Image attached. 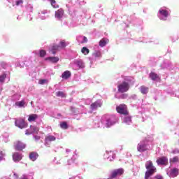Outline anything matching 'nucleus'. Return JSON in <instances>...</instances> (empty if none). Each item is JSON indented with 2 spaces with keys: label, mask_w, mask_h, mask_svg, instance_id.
I'll use <instances>...</instances> for the list:
<instances>
[{
  "label": "nucleus",
  "mask_w": 179,
  "mask_h": 179,
  "mask_svg": "<svg viewBox=\"0 0 179 179\" xmlns=\"http://www.w3.org/2000/svg\"><path fill=\"white\" fill-rule=\"evenodd\" d=\"M145 169L147 171L145 173V179H149V178L152 177L157 171L156 167L153 166V162L150 160L145 162Z\"/></svg>",
  "instance_id": "1"
},
{
  "label": "nucleus",
  "mask_w": 179,
  "mask_h": 179,
  "mask_svg": "<svg viewBox=\"0 0 179 179\" xmlns=\"http://www.w3.org/2000/svg\"><path fill=\"white\" fill-rule=\"evenodd\" d=\"M129 83L125 81L117 85V91L119 92V93H126V92H128V90H129Z\"/></svg>",
  "instance_id": "2"
},
{
  "label": "nucleus",
  "mask_w": 179,
  "mask_h": 179,
  "mask_svg": "<svg viewBox=\"0 0 179 179\" xmlns=\"http://www.w3.org/2000/svg\"><path fill=\"white\" fill-rule=\"evenodd\" d=\"M116 111L119 114H122L123 115H128V114H129V112H128V107L124 103L117 106Z\"/></svg>",
  "instance_id": "3"
},
{
  "label": "nucleus",
  "mask_w": 179,
  "mask_h": 179,
  "mask_svg": "<svg viewBox=\"0 0 179 179\" xmlns=\"http://www.w3.org/2000/svg\"><path fill=\"white\" fill-rule=\"evenodd\" d=\"M15 127H17V128H20V129L27 128L28 126L27 123H26L24 119L23 118L15 119Z\"/></svg>",
  "instance_id": "4"
},
{
  "label": "nucleus",
  "mask_w": 179,
  "mask_h": 179,
  "mask_svg": "<svg viewBox=\"0 0 179 179\" xmlns=\"http://www.w3.org/2000/svg\"><path fill=\"white\" fill-rule=\"evenodd\" d=\"M14 148L15 150L22 151L23 149H26V145L22 141H17L14 143Z\"/></svg>",
  "instance_id": "5"
},
{
  "label": "nucleus",
  "mask_w": 179,
  "mask_h": 179,
  "mask_svg": "<svg viewBox=\"0 0 179 179\" xmlns=\"http://www.w3.org/2000/svg\"><path fill=\"white\" fill-rule=\"evenodd\" d=\"M157 164L158 166H166V164H169V159H167V157L158 158L157 159Z\"/></svg>",
  "instance_id": "6"
},
{
  "label": "nucleus",
  "mask_w": 179,
  "mask_h": 179,
  "mask_svg": "<svg viewBox=\"0 0 179 179\" xmlns=\"http://www.w3.org/2000/svg\"><path fill=\"white\" fill-rule=\"evenodd\" d=\"M122 174H124V169H115L112 171L110 175V178H115L117 176H122Z\"/></svg>",
  "instance_id": "7"
},
{
  "label": "nucleus",
  "mask_w": 179,
  "mask_h": 179,
  "mask_svg": "<svg viewBox=\"0 0 179 179\" xmlns=\"http://www.w3.org/2000/svg\"><path fill=\"white\" fill-rule=\"evenodd\" d=\"M137 150L141 153L143 152H146V150H149V148H148V144H145L142 143H138L137 146Z\"/></svg>",
  "instance_id": "8"
},
{
  "label": "nucleus",
  "mask_w": 179,
  "mask_h": 179,
  "mask_svg": "<svg viewBox=\"0 0 179 179\" xmlns=\"http://www.w3.org/2000/svg\"><path fill=\"white\" fill-rule=\"evenodd\" d=\"M64 15H65V11L62 8L58 9L55 13V17L56 19H58V20H61V18L64 17Z\"/></svg>",
  "instance_id": "9"
},
{
  "label": "nucleus",
  "mask_w": 179,
  "mask_h": 179,
  "mask_svg": "<svg viewBox=\"0 0 179 179\" xmlns=\"http://www.w3.org/2000/svg\"><path fill=\"white\" fill-rule=\"evenodd\" d=\"M29 159L31 162H36L38 159V153L36 152H31L29 153Z\"/></svg>",
  "instance_id": "10"
},
{
  "label": "nucleus",
  "mask_w": 179,
  "mask_h": 179,
  "mask_svg": "<svg viewBox=\"0 0 179 179\" xmlns=\"http://www.w3.org/2000/svg\"><path fill=\"white\" fill-rule=\"evenodd\" d=\"M22 154H20L19 152H15L13 155V162H20V160H22Z\"/></svg>",
  "instance_id": "11"
},
{
  "label": "nucleus",
  "mask_w": 179,
  "mask_h": 179,
  "mask_svg": "<svg viewBox=\"0 0 179 179\" xmlns=\"http://www.w3.org/2000/svg\"><path fill=\"white\" fill-rule=\"evenodd\" d=\"M59 48H61L59 45L54 43L52 46L51 50H50V52L52 53L53 55H55L57 54V51H58Z\"/></svg>",
  "instance_id": "12"
},
{
  "label": "nucleus",
  "mask_w": 179,
  "mask_h": 179,
  "mask_svg": "<svg viewBox=\"0 0 179 179\" xmlns=\"http://www.w3.org/2000/svg\"><path fill=\"white\" fill-rule=\"evenodd\" d=\"M140 92L142 94H148L149 93V87L142 85L140 87Z\"/></svg>",
  "instance_id": "13"
},
{
  "label": "nucleus",
  "mask_w": 179,
  "mask_h": 179,
  "mask_svg": "<svg viewBox=\"0 0 179 179\" xmlns=\"http://www.w3.org/2000/svg\"><path fill=\"white\" fill-rule=\"evenodd\" d=\"M72 76V73L69 71H66L62 74V79L68 80Z\"/></svg>",
  "instance_id": "14"
},
{
  "label": "nucleus",
  "mask_w": 179,
  "mask_h": 179,
  "mask_svg": "<svg viewBox=\"0 0 179 179\" xmlns=\"http://www.w3.org/2000/svg\"><path fill=\"white\" fill-rule=\"evenodd\" d=\"M38 118V115L37 114H31L29 115L28 121L29 122H33L36 121Z\"/></svg>",
  "instance_id": "15"
},
{
  "label": "nucleus",
  "mask_w": 179,
  "mask_h": 179,
  "mask_svg": "<svg viewBox=\"0 0 179 179\" xmlns=\"http://www.w3.org/2000/svg\"><path fill=\"white\" fill-rule=\"evenodd\" d=\"M48 61H50V62H52V64H57L58 61H59V57H48L46 58Z\"/></svg>",
  "instance_id": "16"
},
{
  "label": "nucleus",
  "mask_w": 179,
  "mask_h": 179,
  "mask_svg": "<svg viewBox=\"0 0 179 179\" xmlns=\"http://www.w3.org/2000/svg\"><path fill=\"white\" fill-rule=\"evenodd\" d=\"M179 174V170L177 168H173V169L171 170L170 176L172 177H177Z\"/></svg>",
  "instance_id": "17"
},
{
  "label": "nucleus",
  "mask_w": 179,
  "mask_h": 179,
  "mask_svg": "<svg viewBox=\"0 0 179 179\" xmlns=\"http://www.w3.org/2000/svg\"><path fill=\"white\" fill-rule=\"evenodd\" d=\"M56 138L54 136H47L45 138V141L48 143V142H54V141H56Z\"/></svg>",
  "instance_id": "18"
},
{
  "label": "nucleus",
  "mask_w": 179,
  "mask_h": 179,
  "mask_svg": "<svg viewBox=\"0 0 179 179\" xmlns=\"http://www.w3.org/2000/svg\"><path fill=\"white\" fill-rule=\"evenodd\" d=\"M150 78L152 80H157V79H159V75L155 72H151L150 73Z\"/></svg>",
  "instance_id": "19"
},
{
  "label": "nucleus",
  "mask_w": 179,
  "mask_h": 179,
  "mask_svg": "<svg viewBox=\"0 0 179 179\" xmlns=\"http://www.w3.org/2000/svg\"><path fill=\"white\" fill-rule=\"evenodd\" d=\"M108 41V39L103 38L99 41V46L100 47H106V45L107 44Z\"/></svg>",
  "instance_id": "20"
},
{
  "label": "nucleus",
  "mask_w": 179,
  "mask_h": 179,
  "mask_svg": "<svg viewBox=\"0 0 179 179\" xmlns=\"http://www.w3.org/2000/svg\"><path fill=\"white\" fill-rule=\"evenodd\" d=\"M159 12L161 16H164V17H169V11H167V10H159Z\"/></svg>",
  "instance_id": "21"
},
{
  "label": "nucleus",
  "mask_w": 179,
  "mask_h": 179,
  "mask_svg": "<svg viewBox=\"0 0 179 179\" xmlns=\"http://www.w3.org/2000/svg\"><path fill=\"white\" fill-rule=\"evenodd\" d=\"M99 107H101V105H100V103H99L97 102H94L91 104L92 110H97V108H99Z\"/></svg>",
  "instance_id": "22"
},
{
  "label": "nucleus",
  "mask_w": 179,
  "mask_h": 179,
  "mask_svg": "<svg viewBox=\"0 0 179 179\" xmlns=\"http://www.w3.org/2000/svg\"><path fill=\"white\" fill-rule=\"evenodd\" d=\"M56 96L57 97H62V98L66 97V94H65V93H64V92H62V91H59V92H56Z\"/></svg>",
  "instance_id": "23"
},
{
  "label": "nucleus",
  "mask_w": 179,
  "mask_h": 179,
  "mask_svg": "<svg viewBox=\"0 0 179 179\" xmlns=\"http://www.w3.org/2000/svg\"><path fill=\"white\" fill-rule=\"evenodd\" d=\"M59 45L60 48H65V47H66V45H68V43H66L65 40H62L59 42Z\"/></svg>",
  "instance_id": "24"
},
{
  "label": "nucleus",
  "mask_w": 179,
  "mask_h": 179,
  "mask_svg": "<svg viewBox=\"0 0 179 179\" xmlns=\"http://www.w3.org/2000/svg\"><path fill=\"white\" fill-rule=\"evenodd\" d=\"M81 52L83 54H84V55H87V54H89V52H90V50H89V49L86 47H83L81 50Z\"/></svg>",
  "instance_id": "25"
},
{
  "label": "nucleus",
  "mask_w": 179,
  "mask_h": 179,
  "mask_svg": "<svg viewBox=\"0 0 179 179\" xmlns=\"http://www.w3.org/2000/svg\"><path fill=\"white\" fill-rule=\"evenodd\" d=\"M124 122H125V124H131V122H132V120H131V116H127L124 117Z\"/></svg>",
  "instance_id": "26"
},
{
  "label": "nucleus",
  "mask_w": 179,
  "mask_h": 179,
  "mask_svg": "<svg viewBox=\"0 0 179 179\" xmlns=\"http://www.w3.org/2000/svg\"><path fill=\"white\" fill-rule=\"evenodd\" d=\"M179 157L178 156L173 157L172 159H170V163H178Z\"/></svg>",
  "instance_id": "27"
},
{
  "label": "nucleus",
  "mask_w": 179,
  "mask_h": 179,
  "mask_svg": "<svg viewBox=\"0 0 179 179\" xmlns=\"http://www.w3.org/2000/svg\"><path fill=\"white\" fill-rule=\"evenodd\" d=\"M60 127L62 129H68V124L66 123V122H62L60 123Z\"/></svg>",
  "instance_id": "28"
},
{
  "label": "nucleus",
  "mask_w": 179,
  "mask_h": 179,
  "mask_svg": "<svg viewBox=\"0 0 179 179\" xmlns=\"http://www.w3.org/2000/svg\"><path fill=\"white\" fill-rule=\"evenodd\" d=\"M45 55H47V52H45V50H41L39 51V57H41V58H44V57H45Z\"/></svg>",
  "instance_id": "29"
},
{
  "label": "nucleus",
  "mask_w": 179,
  "mask_h": 179,
  "mask_svg": "<svg viewBox=\"0 0 179 179\" xmlns=\"http://www.w3.org/2000/svg\"><path fill=\"white\" fill-rule=\"evenodd\" d=\"M26 103L24 101H17L15 103V106H17L18 107H24V105Z\"/></svg>",
  "instance_id": "30"
},
{
  "label": "nucleus",
  "mask_w": 179,
  "mask_h": 179,
  "mask_svg": "<svg viewBox=\"0 0 179 179\" xmlns=\"http://www.w3.org/2000/svg\"><path fill=\"white\" fill-rule=\"evenodd\" d=\"M50 1L53 8H57L59 7L58 5H57L55 0H50Z\"/></svg>",
  "instance_id": "31"
},
{
  "label": "nucleus",
  "mask_w": 179,
  "mask_h": 179,
  "mask_svg": "<svg viewBox=\"0 0 179 179\" xmlns=\"http://www.w3.org/2000/svg\"><path fill=\"white\" fill-rule=\"evenodd\" d=\"M5 79H6V74H3L0 76V83H3L5 82Z\"/></svg>",
  "instance_id": "32"
},
{
  "label": "nucleus",
  "mask_w": 179,
  "mask_h": 179,
  "mask_svg": "<svg viewBox=\"0 0 179 179\" xmlns=\"http://www.w3.org/2000/svg\"><path fill=\"white\" fill-rule=\"evenodd\" d=\"M94 57H95V58H99L100 57H101V53H100V52L96 51L95 52L93 53Z\"/></svg>",
  "instance_id": "33"
},
{
  "label": "nucleus",
  "mask_w": 179,
  "mask_h": 179,
  "mask_svg": "<svg viewBox=\"0 0 179 179\" xmlns=\"http://www.w3.org/2000/svg\"><path fill=\"white\" fill-rule=\"evenodd\" d=\"M113 121L111 120V119H108V120H106V125H107L108 127H111V125H113Z\"/></svg>",
  "instance_id": "34"
},
{
  "label": "nucleus",
  "mask_w": 179,
  "mask_h": 179,
  "mask_svg": "<svg viewBox=\"0 0 179 179\" xmlns=\"http://www.w3.org/2000/svg\"><path fill=\"white\" fill-rule=\"evenodd\" d=\"M31 129L33 131V132H38L39 131L38 128L34 126L31 127Z\"/></svg>",
  "instance_id": "35"
},
{
  "label": "nucleus",
  "mask_w": 179,
  "mask_h": 179,
  "mask_svg": "<svg viewBox=\"0 0 179 179\" xmlns=\"http://www.w3.org/2000/svg\"><path fill=\"white\" fill-rule=\"evenodd\" d=\"M23 4V0H18L15 1V5L16 6H19V5Z\"/></svg>",
  "instance_id": "36"
},
{
  "label": "nucleus",
  "mask_w": 179,
  "mask_h": 179,
  "mask_svg": "<svg viewBox=\"0 0 179 179\" xmlns=\"http://www.w3.org/2000/svg\"><path fill=\"white\" fill-rule=\"evenodd\" d=\"M76 64L80 68H83V63L81 61H77Z\"/></svg>",
  "instance_id": "37"
},
{
  "label": "nucleus",
  "mask_w": 179,
  "mask_h": 179,
  "mask_svg": "<svg viewBox=\"0 0 179 179\" xmlns=\"http://www.w3.org/2000/svg\"><path fill=\"white\" fill-rule=\"evenodd\" d=\"M45 82H47V80H45V79L40 80L39 85H44V83H45Z\"/></svg>",
  "instance_id": "38"
},
{
  "label": "nucleus",
  "mask_w": 179,
  "mask_h": 179,
  "mask_svg": "<svg viewBox=\"0 0 179 179\" xmlns=\"http://www.w3.org/2000/svg\"><path fill=\"white\" fill-rule=\"evenodd\" d=\"M155 178L156 179H163V176H162L161 175H157L155 176Z\"/></svg>",
  "instance_id": "39"
},
{
  "label": "nucleus",
  "mask_w": 179,
  "mask_h": 179,
  "mask_svg": "<svg viewBox=\"0 0 179 179\" xmlns=\"http://www.w3.org/2000/svg\"><path fill=\"white\" fill-rule=\"evenodd\" d=\"M87 41V38L86 36H83V41H82V43H86Z\"/></svg>",
  "instance_id": "40"
},
{
  "label": "nucleus",
  "mask_w": 179,
  "mask_h": 179,
  "mask_svg": "<svg viewBox=\"0 0 179 179\" xmlns=\"http://www.w3.org/2000/svg\"><path fill=\"white\" fill-rule=\"evenodd\" d=\"M2 157H3V154L2 153V151H0V161L2 160Z\"/></svg>",
  "instance_id": "41"
},
{
  "label": "nucleus",
  "mask_w": 179,
  "mask_h": 179,
  "mask_svg": "<svg viewBox=\"0 0 179 179\" xmlns=\"http://www.w3.org/2000/svg\"><path fill=\"white\" fill-rule=\"evenodd\" d=\"M35 139H37V140L40 139V136H36Z\"/></svg>",
  "instance_id": "42"
},
{
  "label": "nucleus",
  "mask_w": 179,
  "mask_h": 179,
  "mask_svg": "<svg viewBox=\"0 0 179 179\" xmlns=\"http://www.w3.org/2000/svg\"><path fill=\"white\" fill-rule=\"evenodd\" d=\"M75 110V108H71V111H74Z\"/></svg>",
  "instance_id": "43"
},
{
  "label": "nucleus",
  "mask_w": 179,
  "mask_h": 179,
  "mask_svg": "<svg viewBox=\"0 0 179 179\" xmlns=\"http://www.w3.org/2000/svg\"><path fill=\"white\" fill-rule=\"evenodd\" d=\"M26 135H30V134H29V133L26 132Z\"/></svg>",
  "instance_id": "44"
},
{
  "label": "nucleus",
  "mask_w": 179,
  "mask_h": 179,
  "mask_svg": "<svg viewBox=\"0 0 179 179\" xmlns=\"http://www.w3.org/2000/svg\"><path fill=\"white\" fill-rule=\"evenodd\" d=\"M57 115L61 116V114L59 113Z\"/></svg>",
  "instance_id": "45"
},
{
  "label": "nucleus",
  "mask_w": 179,
  "mask_h": 179,
  "mask_svg": "<svg viewBox=\"0 0 179 179\" xmlns=\"http://www.w3.org/2000/svg\"><path fill=\"white\" fill-rule=\"evenodd\" d=\"M0 94H1V92H0Z\"/></svg>",
  "instance_id": "46"
}]
</instances>
